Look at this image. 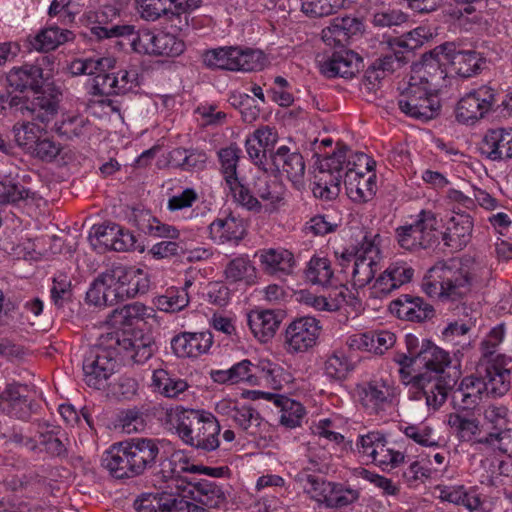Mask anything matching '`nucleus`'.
I'll use <instances>...</instances> for the list:
<instances>
[{"mask_svg":"<svg viewBox=\"0 0 512 512\" xmlns=\"http://www.w3.org/2000/svg\"><path fill=\"white\" fill-rule=\"evenodd\" d=\"M375 161L363 152L352 153L339 148L323 158L314 175L312 192L316 198L335 199L344 185L348 197L354 202H366L376 193Z\"/></svg>","mask_w":512,"mask_h":512,"instance_id":"nucleus-1","label":"nucleus"},{"mask_svg":"<svg viewBox=\"0 0 512 512\" xmlns=\"http://www.w3.org/2000/svg\"><path fill=\"white\" fill-rule=\"evenodd\" d=\"M478 267L471 259H451L431 267L422 281V290L431 298L459 301L479 288Z\"/></svg>","mask_w":512,"mask_h":512,"instance_id":"nucleus-2","label":"nucleus"},{"mask_svg":"<svg viewBox=\"0 0 512 512\" xmlns=\"http://www.w3.org/2000/svg\"><path fill=\"white\" fill-rule=\"evenodd\" d=\"M161 421L187 445L204 451L219 447L220 424L209 412L177 406L166 409Z\"/></svg>","mask_w":512,"mask_h":512,"instance_id":"nucleus-3","label":"nucleus"},{"mask_svg":"<svg viewBox=\"0 0 512 512\" xmlns=\"http://www.w3.org/2000/svg\"><path fill=\"white\" fill-rule=\"evenodd\" d=\"M431 355L425 362L426 371L417 375L415 380L417 394L425 398L429 408L437 410L445 403L449 391L461 374L460 361L452 359L450 354Z\"/></svg>","mask_w":512,"mask_h":512,"instance_id":"nucleus-4","label":"nucleus"},{"mask_svg":"<svg viewBox=\"0 0 512 512\" xmlns=\"http://www.w3.org/2000/svg\"><path fill=\"white\" fill-rule=\"evenodd\" d=\"M428 68L433 67L426 64L413 69L407 86L400 93L398 99L401 112L424 121L434 118L440 110L439 98L434 92L431 80L427 78Z\"/></svg>","mask_w":512,"mask_h":512,"instance_id":"nucleus-5","label":"nucleus"},{"mask_svg":"<svg viewBox=\"0 0 512 512\" xmlns=\"http://www.w3.org/2000/svg\"><path fill=\"white\" fill-rule=\"evenodd\" d=\"M380 242L379 234L366 233L354 253L342 254L340 265L345 268L351 264V280L354 287H365L382 268Z\"/></svg>","mask_w":512,"mask_h":512,"instance_id":"nucleus-6","label":"nucleus"},{"mask_svg":"<svg viewBox=\"0 0 512 512\" xmlns=\"http://www.w3.org/2000/svg\"><path fill=\"white\" fill-rule=\"evenodd\" d=\"M203 61L210 68L251 72L262 70L266 57L257 49L229 46L207 51Z\"/></svg>","mask_w":512,"mask_h":512,"instance_id":"nucleus-7","label":"nucleus"},{"mask_svg":"<svg viewBox=\"0 0 512 512\" xmlns=\"http://www.w3.org/2000/svg\"><path fill=\"white\" fill-rule=\"evenodd\" d=\"M411 222L396 229L399 245L409 251L427 249L437 240L438 220L431 210H421Z\"/></svg>","mask_w":512,"mask_h":512,"instance_id":"nucleus-8","label":"nucleus"},{"mask_svg":"<svg viewBox=\"0 0 512 512\" xmlns=\"http://www.w3.org/2000/svg\"><path fill=\"white\" fill-rule=\"evenodd\" d=\"M240 156L241 149L236 145L220 149L218 152L220 172L235 201L247 210L259 211L260 203L250 194V190L238 176L237 167Z\"/></svg>","mask_w":512,"mask_h":512,"instance_id":"nucleus-9","label":"nucleus"},{"mask_svg":"<svg viewBox=\"0 0 512 512\" xmlns=\"http://www.w3.org/2000/svg\"><path fill=\"white\" fill-rule=\"evenodd\" d=\"M495 102V89L481 85L460 98L455 108V118L460 124L472 126L492 110Z\"/></svg>","mask_w":512,"mask_h":512,"instance_id":"nucleus-10","label":"nucleus"},{"mask_svg":"<svg viewBox=\"0 0 512 512\" xmlns=\"http://www.w3.org/2000/svg\"><path fill=\"white\" fill-rule=\"evenodd\" d=\"M439 64L449 63L451 71L463 78L476 75L485 63L482 55L475 50H457L452 43H445L432 51Z\"/></svg>","mask_w":512,"mask_h":512,"instance_id":"nucleus-11","label":"nucleus"},{"mask_svg":"<svg viewBox=\"0 0 512 512\" xmlns=\"http://www.w3.org/2000/svg\"><path fill=\"white\" fill-rule=\"evenodd\" d=\"M52 64L48 56H43L32 64L13 67L7 74V82L15 90L23 92L31 89L37 92L52 77Z\"/></svg>","mask_w":512,"mask_h":512,"instance_id":"nucleus-12","label":"nucleus"},{"mask_svg":"<svg viewBox=\"0 0 512 512\" xmlns=\"http://www.w3.org/2000/svg\"><path fill=\"white\" fill-rule=\"evenodd\" d=\"M137 512H209L173 493H146L134 501Z\"/></svg>","mask_w":512,"mask_h":512,"instance_id":"nucleus-13","label":"nucleus"},{"mask_svg":"<svg viewBox=\"0 0 512 512\" xmlns=\"http://www.w3.org/2000/svg\"><path fill=\"white\" fill-rule=\"evenodd\" d=\"M110 269L117 302L134 298L148 291L150 281L144 270L123 265L113 266Z\"/></svg>","mask_w":512,"mask_h":512,"instance_id":"nucleus-14","label":"nucleus"},{"mask_svg":"<svg viewBox=\"0 0 512 512\" xmlns=\"http://www.w3.org/2000/svg\"><path fill=\"white\" fill-rule=\"evenodd\" d=\"M273 169L292 183L300 190L305 184V161L303 156L296 150H291L288 146H280L270 155Z\"/></svg>","mask_w":512,"mask_h":512,"instance_id":"nucleus-15","label":"nucleus"},{"mask_svg":"<svg viewBox=\"0 0 512 512\" xmlns=\"http://www.w3.org/2000/svg\"><path fill=\"white\" fill-rule=\"evenodd\" d=\"M320 326L314 317L294 320L285 331V344L294 352H306L312 348L319 336Z\"/></svg>","mask_w":512,"mask_h":512,"instance_id":"nucleus-16","label":"nucleus"},{"mask_svg":"<svg viewBox=\"0 0 512 512\" xmlns=\"http://www.w3.org/2000/svg\"><path fill=\"white\" fill-rule=\"evenodd\" d=\"M413 274V269L406 262H393L375 278L371 287V295L374 298L382 299L403 284L408 283Z\"/></svg>","mask_w":512,"mask_h":512,"instance_id":"nucleus-17","label":"nucleus"},{"mask_svg":"<svg viewBox=\"0 0 512 512\" xmlns=\"http://www.w3.org/2000/svg\"><path fill=\"white\" fill-rule=\"evenodd\" d=\"M209 238L218 245L236 246L244 238L246 229L241 218L229 214H221L208 226Z\"/></svg>","mask_w":512,"mask_h":512,"instance_id":"nucleus-18","label":"nucleus"},{"mask_svg":"<svg viewBox=\"0 0 512 512\" xmlns=\"http://www.w3.org/2000/svg\"><path fill=\"white\" fill-rule=\"evenodd\" d=\"M124 442L138 476L156 466L160 455L159 440L139 437Z\"/></svg>","mask_w":512,"mask_h":512,"instance_id":"nucleus-19","label":"nucleus"},{"mask_svg":"<svg viewBox=\"0 0 512 512\" xmlns=\"http://www.w3.org/2000/svg\"><path fill=\"white\" fill-rule=\"evenodd\" d=\"M150 345L151 340L148 337H136L129 332L116 330L101 334L93 347L103 352H127L129 350L140 352L145 348L151 350Z\"/></svg>","mask_w":512,"mask_h":512,"instance_id":"nucleus-20","label":"nucleus"},{"mask_svg":"<svg viewBox=\"0 0 512 512\" xmlns=\"http://www.w3.org/2000/svg\"><path fill=\"white\" fill-rule=\"evenodd\" d=\"M473 218L465 212H454L448 219L442 236L444 245L452 250L464 249L472 238Z\"/></svg>","mask_w":512,"mask_h":512,"instance_id":"nucleus-21","label":"nucleus"},{"mask_svg":"<svg viewBox=\"0 0 512 512\" xmlns=\"http://www.w3.org/2000/svg\"><path fill=\"white\" fill-rule=\"evenodd\" d=\"M29 388L23 384H8L0 394V409L8 415L27 419L32 413Z\"/></svg>","mask_w":512,"mask_h":512,"instance_id":"nucleus-22","label":"nucleus"},{"mask_svg":"<svg viewBox=\"0 0 512 512\" xmlns=\"http://www.w3.org/2000/svg\"><path fill=\"white\" fill-rule=\"evenodd\" d=\"M101 464L114 479L123 480L138 476L124 441L112 445L103 454Z\"/></svg>","mask_w":512,"mask_h":512,"instance_id":"nucleus-23","label":"nucleus"},{"mask_svg":"<svg viewBox=\"0 0 512 512\" xmlns=\"http://www.w3.org/2000/svg\"><path fill=\"white\" fill-rule=\"evenodd\" d=\"M118 360L112 354H88L83 361L85 382L88 386L100 389L117 369Z\"/></svg>","mask_w":512,"mask_h":512,"instance_id":"nucleus-24","label":"nucleus"},{"mask_svg":"<svg viewBox=\"0 0 512 512\" xmlns=\"http://www.w3.org/2000/svg\"><path fill=\"white\" fill-rule=\"evenodd\" d=\"M481 154L492 161L512 158V127L489 130L480 146Z\"/></svg>","mask_w":512,"mask_h":512,"instance_id":"nucleus-25","label":"nucleus"},{"mask_svg":"<svg viewBox=\"0 0 512 512\" xmlns=\"http://www.w3.org/2000/svg\"><path fill=\"white\" fill-rule=\"evenodd\" d=\"M361 62V58L354 51L340 50L321 62L320 72L328 78H351L359 71Z\"/></svg>","mask_w":512,"mask_h":512,"instance_id":"nucleus-26","label":"nucleus"},{"mask_svg":"<svg viewBox=\"0 0 512 512\" xmlns=\"http://www.w3.org/2000/svg\"><path fill=\"white\" fill-rule=\"evenodd\" d=\"M494 354H482L476 366V374L480 375L487 388L486 395L500 397L510 389V376L508 369L502 368V372L496 370L489 362V357Z\"/></svg>","mask_w":512,"mask_h":512,"instance_id":"nucleus-27","label":"nucleus"},{"mask_svg":"<svg viewBox=\"0 0 512 512\" xmlns=\"http://www.w3.org/2000/svg\"><path fill=\"white\" fill-rule=\"evenodd\" d=\"M363 23L356 17L345 16L334 18L330 25L322 30L323 41L330 46H343L348 40L361 33Z\"/></svg>","mask_w":512,"mask_h":512,"instance_id":"nucleus-28","label":"nucleus"},{"mask_svg":"<svg viewBox=\"0 0 512 512\" xmlns=\"http://www.w3.org/2000/svg\"><path fill=\"white\" fill-rule=\"evenodd\" d=\"M390 310L400 319L415 322H422L431 318L434 314L433 307L426 303L421 297L408 294L401 295L399 298L392 301Z\"/></svg>","mask_w":512,"mask_h":512,"instance_id":"nucleus-29","label":"nucleus"},{"mask_svg":"<svg viewBox=\"0 0 512 512\" xmlns=\"http://www.w3.org/2000/svg\"><path fill=\"white\" fill-rule=\"evenodd\" d=\"M486 386L480 375H470L462 379L460 385L452 393L454 407L462 410L473 409L486 394Z\"/></svg>","mask_w":512,"mask_h":512,"instance_id":"nucleus-30","label":"nucleus"},{"mask_svg":"<svg viewBox=\"0 0 512 512\" xmlns=\"http://www.w3.org/2000/svg\"><path fill=\"white\" fill-rule=\"evenodd\" d=\"M154 316V309L140 302H133L114 309L107 323L114 327L133 326Z\"/></svg>","mask_w":512,"mask_h":512,"instance_id":"nucleus-31","label":"nucleus"},{"mask_svg":"<svg viewBox=\"0 0 512 512\" xmlns=\"http://www.w3.org/2000/svg\"><path fill=\"white\" fill-rule=\"evenodd\" d=\"M247 323L254 337L266 343L275 335L280 319L273 310H252L247 315Z\"/></svg>","mask_w":512,"mask_h":512,"instance_id":"nucleus-32","label":"nucleus"},{"mask_svg":"<svg viewBox=\"0 0 512 512\" xmlns=\"http://www.w3.org/2000/svg\"><path fill=\"white\" fill-rule=\"evenodd\" d=\"M189 494L194 501L210 508H220L227 503L226 492L215 481L202 479L189 483Z\"/></svg>","mask_w":512,"mask_h":512,"instance_id":"nucleus-33","label":"nucleus"},{"mask_svg":"<svg viewBox=\"0 0 512 512\" xmlns=\"http://www.w3.org/2000/svg\"><path fill=\"white\" fill-rule=\"evenodd\" d=\"M111 269L99 274L86 292V302L94 306H108L117 302L113 289Z\"/></svg>","mask_w":512,"mask_h":512,"instance_id":"nucleus-34","label":"nucleus"},{"mask_svg":"<svg viewBox=\"0 0 512 512\" xmlns=\"http://www.w3.org/2000/svg\"><path fill=\"white\" fill-rule=\"evenodd\" d=\"M73 38V32L68 29H61L58 26H48L41 29L34 36H29L28 42L31 49L47 52L73 40Z\"/></svg>","mask_w":512,"mask_h":512,"instance_id":"nucleus-35","label":"nucleus"},{"mask_svg":"<svg viewBox=\"0 0 512 512\" xmlns=\"http://www.w3.org/2000/svg\"><path fill=\"white\" fill-rule=\"evenodd\" d=\"M297 300L318 311H336L346 302V289L343 286L336 287L329 297L318 296L308 290H301L297 294Z\"/></svg>","mask_w":512,"mask_h":512,"instance_id":"nucleus-36","label":"nucleus"},{"mask_svg":"<svg viewBox=\"0 0 512 512\" xmlns=\"http://www.w3.org/2000/svg\"><path fill=\"white\" fill-rule=\"evenodd\" d=\"M265 399L274 403L280 409V423L287 428H295L300 425L305 410L300 402L285 395L263 393Z\"/></svg>","mask_w":512,"mask_h":512,"instance_id":"nucleus-37","label":"nucleus"},{"mask_svg":"<svg viewBox=\"0 0 512 512\" xmlns=\"http://www.w3.org/2000/svg\"><path fill=\"white\" fill-rule=\"evenodd\" d=\"M225 279L229 283L253 285L257 271L247 254H242L230 260L224 270Z\"/></svg>","mask_w":512,"mask_h":512,"instance_id":"nucleus-38","label":"nucleus"},{"mask_svg":"<svg viewBox=\"0 0 512 512\" xmlns=\"http://www.w3.org/2000/svg\"><path fill=\"white\" fill-rule=\"evenodd\" d=\"M260 262L269 274H290L295 265L293 254L286 249H267L260 252Z\"/></svg>","mask_w":512,"mask_h":512,"instance_id":"nucleus-39","label":"nucleus"},{"mask_svg":"<svg viewBox=\"0 0 512 512\" xmlns=\"http://www.w3.org/2000/svg\"><path fill=\"white\" fill-rule=\"evenodd\" d=\"M212 344L213 335L210 331L183 332L171 339L173 352H208Z\"/></svg>","mask_w":512,"mask_h":512,"instance_id":"nucleus-40","label":"nucleus"},{"mask_svg":"<svg viewBox=\"0 0 512 512\" xmlns=\"http://www.w3.org/2000/svg\"><path fill=\"white\" fill-rule=\"evenodd\" d=\"M359 401L370 413L377 414L388 403V390L382 383L370 382L357 389Z\"/></svg>","mask_w":512,"mask_h":512,"instance_id":"nucleus-41","label":"nucleus"},{"mask_svg":"<svg viewBox=\"0 0 512 512\" xmlns=\"http://www.w3.org/2000/svg\"><path fill=\"white\" fill-rule=\"evenodd\" d=\"M323 496L319 504H324L327 508H342L348 506L358 499V492L345 488L341 484L328 482L322 489Z\"/></svg>","mask_w":512,"mask_h":512,"instance_id":"nucleus-42","label":"nucleus"},{"mask_svg":"<svg viewBox=\"0 0 512 512\" xmlns=\"http://www.w3.org/2000/svg\"><path fill=\"white\" fill-rule=\"evenodd\" d=\"M190 302L189 294L179 287L171 286L163 294L153 298V305L162 312L177 313L185 309Z\"/></svg>","mask_w":512,"mask_h":512,"instance_id":"nucleus-43","label":"nucleus"},{"mask_svg":"<svg viewBox=\"0 0 512 512\" xmlns=\"http://www.w3.org/2000/svg\"><path fill=\"white\" fill-rule=\"evenodd\" d=\"M359 362L360 358L354 354H329L324 362V372L330 379L343 380Z\"/></svg>","mask_w":512,"mask_h":512,"instance_id":"nucleus-44","label":"nucleus"},{"mask_svg":"<svg viewBox=\"0 0 512 512\" xmlns=\"http://www.w3.org/2000/svg\"><path fill=\"white\" fill-rule=\"evenodd\" d=\"M267 170L261 173V175L255 178L253 184L254 197L258 200L262 206V202L265 203L266 207L274 208L277 203L282 200L281 193L278 191V185L275 181H271L269 176L266 174ZM253 196V194L250 192ZM262 210V207L258 212Z\"/></svg>","mask_w":512,"mask_h":512,"instance_id":"nucleus-45","label":"nucleus"},{"mask_svg":"<svg viewBox=\"0 0 512 512\" xmlns=\"http://www.w3.org/2000/svg\"><path fill=\"white\" fill-rule=\"evenodd\" d=\"M334 271L326 257L313 256L307 263L305 278L314 285L328 286L333 284Z\"/></svg>","mask_w":512,"mask_h":512,"instance_id":"nucleus-46","label":"nucleus"},{"mask_svg":"<svg viewBox=\"0 0 512 512\" xmlns=\"http://www.w3.org/2000/svg\"><path fill=\"white\" fill-rule=\"evenodd\" d=\"M88 125L89 121L84 116L67 112L61 115V119L55 122L53 128L59 135L72 139L85 134Z\"/></svg>","mask_w":512,"mask_h":512,"instance_id":"nucleus-47","label":"nucleus"},{"mask_svg":"<svg viewBox=\"0 0 512 512\" xmlns=\"http://www.w3.org/2000/svg\"><path fill=\"white\" fill-rule=\"evenodd\" d=\"M232 419L240 428L251 435L259 433L262 425L265 424L260 413L250 405H237L233 408Z\"/></svg>","mask_w":512,"mask_h":512,"instance_id":"nucleus-48","label":"nucleus"},{"mask_svg":"<svg viewBox=\"0 0 512 512\" xmlns=\"http://www.w3.org/2000/svg\"><path fill=\"white\" fill-rule=\"evenodd\" d=\"M255 369L262 374V377H264L273 388H281L284 383H289L292 380V374L288 368L268 359L259 360Z\"/></svg>","mask_w":512,"mask_h":512,"instance_id":"nucleus-49","label":"nucleus"},{"mask_svg":"<svg viewBox=\"0 0 512 512\" xmlns=\"http://www.w3.org/2000/svg\"><path fill=\"white\" fill-rule=\"evenodd\" d=\"M13 132L17 145L22 148L25 153L30 155L43 134L44 129L35 123L26 122L20 126H14Z\"/></svg>","mask_w":512,"mask_h":512,"instance_id":"nucleus-50","label":"nucleus"},{"mask_svg":"<svg viewBox=\"0 0 512 512\" xmlns=\"http://www.w3.org/2000/svg\"><path fill=\"white\" fill-rule=\"evenodd\" d=\"M448 425L461 441H471L480 433V422L476 418H467L461 414H450Z\"/></svg>","mask_w":512,"mask_h":512,"instance_id":"nucleus-51","label":"nucleus"},{"mask_svg":"<svg viewBox=\"0 0 512 512\" xmlns=\"http://www.w3.org/2000/svg\"><path fill=\"white\" fill-rule=\"evenodd\" d=\"M477 443L512 457V429L510 428L494 430L485 437L477 439Z\"/></svg>","mask_w":512,"mask_h":512,"instance_id":"nucleus-52","label":"nucleus"},{"mask_svg":"<svg viewBox=\"0 0 512 512\" xmlns=\"http://www.w3.org/2000/svg\"><path fill=\"white\" fill-rule=\"evenodd\" d=\"M152 379L154 387L168 398H176L188 388L184 380L170 378L164 370L154 371Z\"/></svg>","mask_w":512,"mask_h":512,"instance_id":"nucleus-53","label":"nucleus"},{"mask_svg":"<svg viewBox=\"0 0 512 512\" xmlns=\"http://www.w3.org/2000/svg\"><path fill=\"white\" fill-rule=\"evenodd\" d=\"M422 354H402L396 362L400 365L399 373L405 384L413 383L416 387L415 377L422 374L421 367H425L426 358H421Z\"/></svg>","mask_w":512,"mask_h":512,"instance_id":"nucleus-54","label":"nucleus"},{"mask_svg":"<svg viewBox=\"0 0 512 512\" xmlns=\"http://www.w3.org/2000/svg\"><path fill=\"white\" fill-rule=\"evenodd\" d=\"M32 194L10 175L0 180V203H16L30 198Z\"/></svg>","mask_w":512,"mask_h":512,"instance_id":"nucleus-55","label":"nucleus"},{"mask_svg":"<svg viewBox=\"0 0 512 512\" xmlns=\"http://www.w3.org/2000/svg\"><path fill=\"white\" fill-rule=\"evenodd\" d=\"M444 498L451 503L464 506L470 512L479 510L483 504L475 490H466L463 486L452 487Z\"/></svg>","mask_w":512,"mask_h":512,"instance_id":"nucleus-56","label":"nucleus"},{"mask_svg":"<svg viewBox=\"0 0 512 512\" xmlns=\"http://www.w3.org/2000/svg\"><path fill=\"white\" fill-rule=\"evenodd\" d=\"M62 149L61 143L48 136L44 130L30 156L42 162L51 163L61 153Z\"/></svg>","mask_w":512,"mask_h":512,"instance_id":"nucleus-57","label":"nucleus"},{"mask_svg":"<svg viewBox=\"0 0 512 512\" xmlns=\"http://www.w3.org/2000/svg\"><path fill=\"white\" fill-rule=\"evenodd\" d=\"M119 232L120 226L115 223L93 225L89 233V239L93 246H101L105 250H111L113 239Z\"/></svg>","mask_w":512,"mask_h":512,"instance_id":"nucleus-58","label":"nucleus"},{"mask_svg":"<svg viewBox=\"0 0 512 512\" xmlns=\"http://www.w3.org/2000/svg\"><path fill=\"white\" fill-rule=\"evenodd\" d=\"M38 445L41 447L39 453L45 452L50 457L64 458L68 455L66 443L54 430L40 432Z\"/></svg>","mask_w":512,"mask_h":512,"instance_id":"nucleus-59","label":"nucleus"},{"mask_svg":"<svg viewBox=\"0 0 512 512\" xmlns=\"http://www.w3.org/2000/svg\"><path fill=\"white\" fill-rule=\"evenodd\" d=\"M432 37V33L429 28L425 26H418L415 29L404 34L401 38L393 39L388 42L393 48L394 45L398 47L412 51L422 46L425 41Z\"/></svg>","mask_w":512,"mask_h":512,"instance_id":"nucleus-60","label":"nucleus"},{"mask_svg":"<svg viewBox=\"0 0 512 512\" xmlns=\"http://www.w3.org/2000/svg\"><path fill=\"white\" fill-rule=\"evenodd\" d=\"M228 101L233 107L240 110L245 122L251 123L259 116V108L253 105L254 99L247 93L240 91L231 92Z\"/></svg>","mask_w":512,"mask_h":512,"instance_id":"nucleus-61","label":"nucleus"},{"mask_svg":"<svg viewBox=\"0 0 512 512\" xmlns=\"http://www.w3.org/2000/svg\"><path fill=\"white\" fill-rule=\"evenodd\" d=\"M404 454L393 450L386 445V439L376 444V449L371 451V460L379 466L396 467L404 461Z\"/></svg>","mask_w":512,"mask_h":512,"instance_id":"nucleus-62","label":"nucleus"},{"mask_svg":"<svg viewBox=\"0 0 512 512\" xmlns=\"http://www.w3.org/2000/svg\"><path fill=\"white\" fill-rule=\"evenodd\" d=\"M185 44L182 40L170 33H157L154 55L178 56L183 53Z\"/></svg>","mask_w":512,"mask_h":512,"instance_id":"nucleus-63","label":"nucleus"},{"mask_svg":"<svg viewBox=\"0 0 512 512\" xmlns=\"http://www.w3.org/2000/svg\"><path fill=\"white\" fill-rule=\"evenodd\" d=\"M118 421L127 433L143 431L147 424L146 415L137 407L120 411Z\"/></svg>","mask_w":512,"mask_h":512,"instance_id":"nucleus-64","label":"nucleus"}]
</instances>
